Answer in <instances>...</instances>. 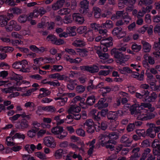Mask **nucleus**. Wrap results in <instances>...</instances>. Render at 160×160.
Listing matches in <instances>:
<instances>
[{
  "label": "nucleus",
  "instance_id": "obj_1",
  "mask_svg": "<svg viewBox=\"0 0 160 160\" xmlns=\"http://www.w3.org/2000/svg\"><path fill=\"white\" fill-rule=\"evenodd\" d=\"M13 17L12 13H7L5 15H0V24L1 27L5 26L7 31L8 32L12 31L13 29L16 30L20 29V27L17 28V23L14 20H12L9 22H8Z\"/></svg>",
  "mask_w": 160,
  "mask_h": 160
},
{
  "label": "nucleus",
  "instance_id": "obj_2",
  "mask_svg": "<svg viewBox=\"0 0 160 160\" xmlns=\"http://www.w3.org/2000/svg\"><path fill=\"white\" fill-rule=\"evenodd\" d=\"M160 130L159 127H154L153 128H148L146 132L144 129H138L136 131L137 134L140 137H145L146 136L149 137L153 138L156 136V133H158Z\"/></svg>",
  "mask_w": 160,
  "mask_h": 160
},
{
  "label": "nucleus",
  "instance_id": "obj_3",
  "mask_svg": "<svg viewBox=\"0 0 160 160\" xmlns=\"http://www.w3.org/2000/svg\"><path fill=\"white\" fill-rule=\"evenodd\" d=\"M119 135V132L117 131H115L110 133L101 134L99 136V140L106 141L115 145L117 143L116 140L118 138Z\"/></svg>",
  "mask_w": 160,
  "mask_h": 160
},
{
  "label": "nucleus",
  "instance_id": "obj_4",
  "mask_svg": "<svg viewBox=\"0 0 160 160\" xmlns=\"http://www.w3.org/2000/svg\"><path fill=\"white\" fill-rule=\"evenodd\" d=\"M111 53L112 56L117 59V62L121 65H124L128 60V58L125 57L123 53L116 48L112 49Z\"/></svg>",
  "mask_w": 160,
  "mask_h": 160
},
{
  "label": "nucleus",
  "instance_id": "obj_5",
  "mask_svg": "<svg viewBox=\"0 0 160 160\" xmlns=\"http://www.w3.org/2000/svg\"><path fill=\"white\" fill-rule=\"evenodd\" d=\"M52 132L56 135V137L60 139H62L66 137L67 133L63 129L62 126L57 125L53 127L51 130Z\"/></svg>",
  "mask_w": 160,
  "mask_h": 160
},
{
  "label": "nucleus",
  "instance_id": "obj_6",
  "mask_svg": "<svg viewBox=\"0 0 160 160\" xmlns=\"http://www.w3.org/2000/svg\"><path fill=\"white\" fill-rule=\"evenodd\" d=\"M137 119L141 121H146L154 118L155 115L152 112L149 113L146 109L141 110L138 115Z\"/></svg>",
  "mask_w": 160,
  "mask_h": 160
},
{
  "label": "nucleus",
  "instance_id": "obj_7",
  "mask_svg": "<svg viewBox=\"0 0 160 160\" xmlns=\"http://www.w3.org/2000/svg\"><path fill=\"white\" fill-rule=\"evenodd\" d=\"M126 111L123 110H119L117 111H110L108 113L107 118L111 122L115 121L118 116H121L124 115Z\"/></svg>",
  "mask_w": 160,
  "mask_h": 160
},
{
  "label": "nucleus",
  "instance_id": "obj_8",
  "mask_svg": "<svg viewBox=\"0 0 160 160\" xmlns=\"http://www.w3.org/2000/svg\"><path fill=\"white\" fill-rule=\"evenodd\" d=\"M23 77L21 75L17 74L13 72L11 73V79L12 80H14L16 81V84L18 86H20L22 83L25 84H29L30 83L29 82L26 80H23L22 82L20 81L22 80Z\"/></svg>",
  "mask_w": 160,
  "mask_h": 160
},
{
  "label": "nucleus",
  "instance_id": "obj_9",
  "mask_svg": "<svg viewBox=\"0 0 160 160\" xmlns=\"http://www.w3.org/2000/svg\"><path fill=\"white\" fill-rule=\"evenodd\" d=\"M109 112L107 108L102 109L100 112L95 111L92 115V118L96 121H99L101 120V116L102 117H105Z\"/></svg>",
  "mask_w": 160,
  "mask_h": 160
},
{
  "label": "nucleus",
  "instance_id": "obj_10",
  "mask_svg": "<svg viewBox=\"0 0 160 160\" xmlns=\"http://www.w3.org/2000/svg\"><path fill=\"white\" fill-rule=\"evenodd\" d=\"M48 41H51L52 43L56 45H60L64 43V41L61 39H57V37L53 34L49 35L46 38Z\"/></svg>",
  "mask_w": 160,
  "mask_h": 160
},
{
  "label": "nucleus",
  "instance_id": "obj_11",
  "mask_svg": "<svg viewBox=\"0 0 160 160\" xmlns=\"http://www.w3.org/2000/svg\"><path fill=\"white\" fill-rule=\"evenodd\" d=\"M93 122L92 119L87 120L84 124V126L86 128L88 133H92L95 131V127L93 125Z\"/></svg>",
  "mask_w": 160,
  "mask_h": 160
},
{
  "label": "nucleus",
  "instance_id": "obj_12",
  "mask_svg": "<svg viewBox=\"0 0 160 160\" xmlns=\"http://www.w3.org/2000/svg\"><path fill=\"white\" fill-rule=\"evenodd\" d=\"M151 151V149L149 148L145 149L139 160H145L147 157H148V158L146 160H154L155 159V157L150 153Z\"/></svg>",
  "mask_w": 160,
  "mask_h": 160
},
{
  "label": "nucleus",
  "instance_id": "obj_13",
  "mask_svg": "<svg viewBox=\"0 0 160 160\" xmlns=\"http://www.w3.org/2000/svg\"><path fill=\"white\" fill-rule=\"evenodd\" d=\"M152 147L153 148V153L154 155H160V143L158 139L154 140L152 142H151Z\"/></svg>",
  "mask_w": 160,
  "mask_h": 160
},
{
  "label": "nucleus",
  "instance_id": "obj_14",
  "mask_svg": "<svg viewBox=\"0 0 160 160\" xmlns=\"http://www.w3.org/2000/svg\"><path fill=\"white\" fill-rule=\"evenodd\" d=\"M81 69L82 70L88 71L91 73L98 72L99 70L98 67L96 65L93 66H83L81 67Z\"/></svg>",
  "mask_w": 160,
  "mask_h": 160
},
{
  "label": "nucleus",
  "instance_id": "obj_15",
  "mask_svg": "<svg viewBox=\"0 0 160 160\" xmlns=\"http://www.w3.org/2000/svg\"><path fill=\"white\" fill-rule=\"evenodd\" d=\"M108 38L110 40V42H103L104 40H101V45L99 48L100 49H102V51L104 52L108 51V48L112 46L113 45V42H112L113 39L112 38L109 37Z\"/></svg>",
  "mask_w": 160,
  "mask_h": 160
},
{
  "label": "nucleus",
  "instance_id": "obj_16",
  "mask_svg": "<svg viewBox=\"0 0 160 160\" xmlns=\"http://www.w3.org/2000/svg\"><path fill=\"white\" fill-rule=\"evenodd\" d=\"M89 2L87 0H83L81 2L80 12L83 14H86L88 12Z\"/></svg>",
  "mask_w": 160,
  "mask_h": 160
},
{
  "label": "nucleus",
  "instance_id": "obj_17",
  "mask_svg": "<svg viewBox=\"0 0 160 160\" xmlns=\"http://www.w3.org/2000/svg\"><path fill=\"white\" fill-rule=\"evenodd\" d=\"M44 141V144L47 147L54 148L56 146V142L54 138L52 136L46 137Z\"/></svg>",
  "mask_w": 160,
  "mask_h": 160
},
{
  "label": "nucleus",
  "instance_id": "obj_18",
  "mask_svg": "<svg viewBox=\"0 0 160 160\" xmlns=\"http://www.w3.org/2000/svg\"><path fill=\"white\" fill-rule=\"evenodd\" d=\"M29 126L28 121L25 119H22L15 125L16 128L19 130H24Z\"/></svg>",
  "mask_w": 160,
  "mask_h": 160
},
{
  "label": "nucleus",
  "instance_id": "obj_19",
  "mask_svg": "<svg viewBox=\"0 0 160 160\" xmlns=\"http://www.w3.org/2000/svg\"><path fill=\"white\" fill-rule=\"evenodd\" d=\"M132 115H138L141 110H142V107L138 104H134L132 105L129 109Z\"/></svg>",
  "mask_w": 160,
  "mask_h": 160
},
{
  "label": "nucleus",
  "instance_id": "obj_20",
  "mask_svg": "<svg viewBox=\"0 0 160 160\" xmlns=\"http://www.w3.org/2000/svg\"><path fill=\"white\" fill-rule=\"evenodd\" d=\"M74 20L76 23L79 24H82L84 21V18L82 15L78 13H75L72 15Z\"/></svg>",
  "mask_w": 160,
  "mask_h": 160
},
{
  "label": "nucleus",
  "instance_id": "obj_21",
  "mask_svg": "<svg viewBox=\"0 0 160 160\" xmlns=\"http://www.w3.org/2000/svg\"><path fill=\"white\" fill-rule=\"evenodd\" d=\"M148 95L145 97V98L143 99L144 102H154L156 98L158 97V95L154 92H152L150 96Z\"/></svg>",
  "mask_w": 160,
  "mask_h": 160
},
{
  "label": "nucleus",
  "instance_id": "obj_22",
  "mask_svg": "<svg viewBox=\"0 0 160 160\" xmlns=\"http://www.w3.org/2000/svg\"><path fill=\"white\" fill-rule=\"evenodd\" d=\"M73 100L75 102H79L78 103L79 106L82 108L84 109L86 108V102H85V99L84 98L81 97L79 96H76L74 98Z\"/></svg>",
  "mask_w": 160,
  "mask_h": 160
},
{
  "label": "nucleus",
  "instance_id": "obj_23",
  "mask_svg": "<svg viewBox=\"0 0 160 160\" xmlns=\"http://www.w3.org/2000/svg\"><path fill=\"white\" fill-rule=\"evenodd\" d=\"M132 140L128 138V135H123L121 139L120 142L123 144L125 147H129L130 145Z\"/></svg>",
  "mask_w": 160,
  "mask_h": 160
},
{
  "label": "nucleus",
  "instance_id": "obj_24",
  "mask_svg": "<svg viewBox=\"0 0 160 160\" xmlns=\"http://www.w3.org/2000/svg\"><path fill=\"white\" fill-rule=\"evenodd\" d=\"M81 107L78 106L77 105L75 104L72 105L68 110V112L69 114H71L73 113H78L81 111Z\"/></svg>",
  "mask_w": 160,
  "mask_h": 160
},
{
  "label": "nucleus",
  "instance_id": "obj_25",
  "mask_svg": "<svg viewBox=\"0 0 160 160\" xmlns=\"http://www.w3.org/2000/svg\"><path fill=\"white\" fill-rule=\"evenodd\" d=\"M96 101L95 97L93 95H91L88 96L86 101V108L89 106H91L94 104Z\"/></svg>",
  "mask_w": 160,
  "mask_h": 160
},
{
  "label": "nucleus",
  "instance_id": "obj_26",
  "mask_svg": "<svg viewBox=\"0 0 160 160\" xmlns=\"http://www.w3.org/2000/svg\"><path fill=\"white\" fill-rule=\"evenodd\" d=\"M19 67H20V71L23 72H26V66H28V61L25 59H23L22 61H19Z\"/></svg>",
  "mask_w": 160,
  "mask_h": 160
},
{
  "label": "nucleus",
  "instance_id": "obj_27",
  "mask_svg": "<svg viewBox=\"0 0 160 160\" xmlns=\"http://www.w3.org/2000/svg\"><path fill=\"white\" fill-rule=\"evenodd\" d=\"M100 140V144L102 146L105 147L107 149H109L112 151L114 150L115 147L114 145L110 144H109L111 143V142H108L104 140Z\"/></svg>",
  "mask_w": 160,
  "mask_h": 160
},
{
  "label": "nucleus",
  "instance_id": "obj_28",
  "mask_svg": "<svg viewBox=\"0 0 160 160\" xmlns=\"http://www.w3.org/2000/svg\"><path fill=\"white\" fill-rule=\"evenodd\" d=\"M106 98H104L100 99L98 102V108L99 109H102L107 107L108 106V104L106 102Z\"/></svg>",
  "mask_w": 160,
  "mask_h": 160
},
{
  "label": "nucleus",
  "instance_id": "obj_29",
  "mask_svg": "<svg viewBox=\"0 0 160 160\" xmlns=\"http://www.w3.org/2000/svg\"><path fill=\"white\" fill-rule=\"evenodd\" d=\"M122 30V27H117L114 28L112 31V34L114 36H117L118 38H121L123 37L121 34Z\"/></svg>",
  "mask_w": 160,
  "mask_h": 160
},
{
  "label": "nucleus",
  "instance_id": "obj_30",
  "mask_svg": "<svg viewBox=\"0 0 160 160\" xmlns=\"http://www.w3.org/2000/svg\"><path fill=\"white\" fill-rule=\"evenodd\" d=\"M146 74L147 76V79L148 82L150 83L151 85L154 86L156 82L155 78L153 76L150 72H146Z\"/></svg>",
  "mask_w": 160,
  "mask_h": 160
},
{
  "label": "nucleus",
  "instance_id": "obj_31",
  "mask_svg": "<svg viewBox=\"0 0 160 160\" xmlns=\"http://www.w3.org/2000/svg\"><path fill=\"white\" fill-rule=\"evenodd\" d=\"M65 1L64 0H60L57 1L54 4L52 5V8L54 10H57L62 7Z\"/></svg>",
  "mask_w": 160,
  "mask_h": 160
},
{
  "label": "nucleus",
  "instance_id": "obj_32",
  "mask_svg": "<svg viewBox=\"0 0 160 160\" xmlns=\"http://www.w3.org/2000/svg\"><path fill=\"white\" fill-rule=\"evenodd\" d=\"M67 94L68 93H62L59 101H58L57 104L58 105L61 106H63L67 102L68 100V98L66 96V94Z\"/></svg>",
  "mask_w": 160,
  "mask_h": 160
},
{
  "label": "nucleus",
  "instance_id": "obj_33",
  "mask_svg": "<svg viewBox=\"0 0 160 160\" xmlns=\"http://www.w3.org/2000/svg\"><path fill=\"white\" fill-rule=\"evenodd\" d=\"M72 45L76 47H83L86 45V43L83 40L78 39L72 43Z\"/></svg>",
  "mask_w": 160,
  "mask_h": 160
},
{
  "label": "nucleus",
  "instance_id": "obj_34",
  "mask_svg": "<svg viewBox=\"0 0 160 160\" xmlns=\"http://www.w3.org/2000/svg\"><path fill=\"white\" fill-rule=\"evenodd\" d=\"M141 93H142V94L137 92L136 93L135 96L137 98L140 99H142L143 101V99L144 98H145L146 96L149 94L150 92L147 90H144L142 91Z\"/></svg>",
  "mask_w": 160,
  "mask_h": 160
},
{
  "label": "nucleus",
  "instance_id": "obj_35",
  "mask_svg": "<svg viewBox=\"0 0 160 160\" xmlns=\"http://www.w3.org/2000/svg\"><path fill=\"white\" fill-rule=\"evenodd\" d=\"M98 123V127L100 129L102 130H105L108 127V123L105 121H97Z\"/></svg>",
  "mask_w": 160,
  "mask_h": 160
},
{
  "label": "nucleus",
  "instance_id": "obj_36",
  "mask_svg": "<svg viewBox=\"0 0 160 160\" xmlns=\"http://www.w3.org/2000/svg\"><path fill=\"white\" fill-rule=\"evenodd\" d=\"M66 59L67 61L71 63H76L78 64L80 63L82 59L80 58H77L75 59H73L70 58L69 55H68L67 57L66 58Z\"/></svg>",
  "mask_w": 160,
  "mask_h": 160
},
{
  "label": "nucleus",
  "instance_id": "obj_37",
  "mask_svg": "<svg viewBox=\"0 0 160 160\" xmlns=\"http://www.w3.org/2000/svg\"><path fill=\"white\" fill-rule=\"evenodd\" d=\"M36 146L33 144H31L30 145L29 144L26 145L24 147V149L26 151H27L29 153H30L34 151L36 149Z\"/></svg>",
  "mask_w": 160,
  "mask_h": 160
},
{
  "label": "nucleus",
  "instance_id": "obj_38",
  "mask_svg": "<svg viewBox=\"0 0 160 160\" xmlns=\"http://www.w3.org/2000/svg\"><path fill=\"white\" fill-rule=\"evenodd\" d=\"M39 130V128H32L28 132V136L31 138H33L34 137Z\"/></svg>",
  "mask_w": 160,
  "mask_h": 160
},
{
  "label": "nucleus",
  "instance_id": "obj_39",
  "mask_svg": "<svg viewBox=\"0 0 160 160\" xmlns=\"http://www.w3.org/2000/svg\"><path fill=\"white\" fill-rule=\"evenodd\" d=\"M142 43L143 44V49L144 52H149L151 48V46L150 44L146 42Z\"/></svg>",
  "mask_w": 160,
  "mask_h": 160
},
{
  "label": "nucleus",
  "instance_id": "obj_40",
  "mask_svg": "<svg viewBox=\"0 0 160 160\" xmlns=\"http://www.w3.org/2000/svg\"><path fill=\"white\" fill-rule=\"evenodd\" d=\"M102 49L98 50L97 51V53L101 59H105L107 58L108 57V54L102 52Z\"/></svg>",
  "mask_w": 160,
  "mask_h": 160
},
{
  "label": "nucleus",
  "instance_id": "obj_41",
  "mask_svg": "<svg viewBox=\"0 0 160 160\" xmlns=\"http://www.w3.org/2000/svg\"><path fill=\"white\" fill-rule=\"evenodd\" d=\"M142 48V46L136 43H134L132 44L131 48L134 52H138L140 51Z\"/></svg>",
  "mask_w": 160,
  "mask_h": 160
},
{
  "label": "nucleus",
  "instance_id": "obj_42",
  "mask_svg": "<svg viewBox=\"0 0 160 160\" xmlns=\"http://www.w3.org/2000/svg\"><path fill=\"white\" fill-rule=\"evenodd\" d=\"M77 83L75 81L70 80L67 84V87L68 89L72 90L74 89Z\"/></svg>",
  "mask_w": 160,
  "mask_h": 160
},
{
  "label": "nucleus",
  "instance_id": "obj_43",
  "mask_svg": "<svg viewBox=\"0 0 160 160\" xmlns=\"http://www.w3.org/2000/svg\"><path fill=\"white\" fill-rule=\"evenodd\" d=\"M9 13L19 14L22 12V10L18 8H10L8 10Z\"/></svg>",
  "mask_w": 160,
  "mask_h": 160
},
{
  "label": "nucleus",
  "instance_id": "obj_44",
  "mask_svg": "<svg viewBox=\"0 0 160 160\" xmlns=\"http://www.w3.org/2000/svg\"><path fill=\"white\" fill-rule=\"evenodd\" d=\"M113 24L112 22L111 21H107L105 23H103L102 25V27L103 28L109 29L112 27Z\"/></svg>",
  "mask_w": 160,
  "mask_h": 160
},
{
  "label": "nucleus",
  "instance_id": "obj_45",
  "mask_svg": "<svg viewBox=\"0 0 160 160\" xmlns=\"http://www.w3.org/2000/svg\"><path fill=\"white\" fill-rule=\"evenodd\" d=\"M64 153V152L62 149H59L56 151L54 156L56 159H60Z\"/></svg>",
  "mask_w": 160,
  "mask_h": 160
},
{
  "label": "nucleus",
  "instance_id": "obj_46",
  "mask_svg": "<svg viewBox=\"0 0 160 160\" xmlns=\"http://www.w3.org/2000/svg\"><path fill=\"white\" fill-rule=\"evenodd\" d=\"M93 12L95 18H99L101 15V10L98 7H94Z\"/></svg>",
  "mask_w": 160,
  "mask_h": 160
},
{
  "label": "nucleus",
  "instance_id": "obj_47",
  "mask_svg": "<svg viewBox=\"0 0 160 160\" xmlns=\"http://www.w3.org/2000/svg\"><path fill=\"white\" fill-rule=\"evenodd\" d=\"M25 138V136L23 134H22L20 132L16 133L15 135L12 136L11 139L12 140H13L14 139L18 138L19 139H22L24 140Z\"/></svg>",
  "mask_w": 160,
  "mask_h": 160
},
{
  "label": "nucleus",
  "instance_id": "obj_48",
  "mask_svg": "<svg viewBox=\"0 0 160 160\" xmlns=\"http://www.w3.org/2000/svg\"><path fill=\"white\" fill-rule=\"evenodd\" d=\"M120 72L122 74H125L126 73H131L133 71L130 68L127 67H123L120 70Z\"/></svg>",
  "mask_w": 160,
  "mask_h": 160
},
{
  "label": "nucleus",
  "instance_id": "obj_49",
  "mask_svg": "<svg viewBox=\"0 0 160 160\" xmlns=\"http://www.w3.org/2000/svg\"><path fill=\"white\" fill-rule=\"evenodd\" d=\"M70 10L68 8H62L58 11V14L62 16L67 15L69 13Z\"/></svg>",
  "mask_w": 160,
  "mask_h": 160
},
{
  "label": "nucleus",
  "instance_id": "obj_50",
  "mask_svg": "<svg viewBox=\"0 0 160 160\" xmlns=\"http://www.w3.org/2000/svg\"><path fill=\"white\" fill-rule=\"evenodd\" d=\"M16 90V88L13 86H12L4 88L3 90V92L6 93H11L13 91Z\"/></svg>",
  "mask_w": 160,
  "mask_h": 160
},
{
  "label": "nucleus",
  "instance_id": "obj_51",
  "mask_svg": "<svg viewBox=\"0 0 160 160\" xmlns=\"http://www.w3.org/2000/svg\"><path fill=\"white\" fill-rule=\"evenodd\" d=\"M18 21L21 23H24L27 20V16L25 14L21 15L18 18Z\"/></svg>",
  "mask_w": 160,
  "mask_h": 160
},
{
  "label": "nucleus",
  "instance_id": "obj_52",
  "mask_svg": "<svg viewBox=\"0 0 160 160\" xmlns=\"http://www.w3.org/2000/svg\"><path fill=\"white\" fill-rule=\"evenodd\" d=\"M45 80H43L42 82L44 83L48 84L50 86H52L54 87H58L60 86V83L57 81V82H54L53 81H48L47 82H44Z\"/></svg>",
  "mask_w": 160,
  "mask_h": 160
},
{
  "label": "nucleus",
  "instance_id": "obj_53",
  "mask_svg": "<svg viewBox=\"0 0 160 160\" xmlns=\"http://www.w3.org/2000/svg\"><path fill=\"white\" fill-rule=\"evenodd\" d=\"M135 125L133 123H129L127 126L126 130L128 132L133 131L136 129Z\"/></svg>",
  "mask_w": 160,
  "mask_h": 160
},
{
  "label": "nucleus",
  "instance_id": "obj_54",
  "mask_svg": "<svg viewBox=\"0 0 160 160\" xmlns=\"http://www.w3.org/2000/svg\"><path fill=\"white\" fill-rule=\"evenodd\" d=\"M63 68V67L61 65H54L53 66V69L51 71L53 72H60L61 71Z\"/></svg>",
  "mask_w": 160,
  "mask_h": 160
},
{
  "label": "nucleus",
  "instance_id": "obj_55",
  "mask_svg": "<svg viewBox=\"0 0 160 160\" xmlns=\"http://www.w3.org/2000/svg\"><path fill=\"white\" fill-rule=\"evenodd\" d=\"M24 107L27 108L34 109L35 107V105L33 102L29 101L25 104Z\"/></svg>",
  "mask_w": 160,
  "mask_h": 160
},
{
  "label": "nucleus",
  "instance_id": "obj_56",
  "mask_svg": "<svg viewBox=\"0 0 160 160\" xmlns=\"http://www.w3.org/2000/svg\"><path fill=\"white\" fill-rule=\"evenodd\" d=\"M85 89L84 86L82 85L77 86L76 88L77 92L79 93H82L84 91Z\"/></svg>",
  "mask_w": 160,
  "mask_h": 160
},
{
  "label": "nucleus",
  "instance_id": "obj_57",
  "mask_svg": "<svg viewBox=\"0 0 160 160\" xmlns=\"http://www.w3.org/2000/svg\"><path fill=\"white\" fill-rule=\"evenodd\" d=\"M153 48L156 51L160 50V38H159V41L154 42Z\"/></svg>",
  "mask_w": 160,
  "mask_h": 160
},
{
  "label": "nucleus",
  "instance_id": "obj_58",
  "mask_svg": "<svg viewBox=\"0 0 160 160\" xmlns=\"http://www.w3.org/2000/svg\"><path fill=\"white\" fill-rule=\"evenodd\" d=\"M35 155L40 159L45 160L46 159V156L43 153L40 152H38L35 153Z\"/></svg>",
  "mask_w": 160,
  "mask_h": 160
},
{
  "label": "nucleus",
  "instance_id": "obj_59",
  "mask_svg": "<svg viewBox=\"0 0 160 160\" xmlns=\"http://www.w3.org/2000/svg\"><path fill=\"white\" fill-rule=\"evenodd\" d=\"M13 50V48L9 46L4 47L2 49V50L5 53L12 52Z\"/></svg>",
  "mask_w": 160,
  "mask_h": 160
},
{
  "label": "nucleus",
  "instance_id": "obj_60",
  "mask_svg": "<svg viewBox=\"0 0 160 160\" xmlns=\"http://www.w3.org/2000/svg\"><path fill=\"white\" fill-rule=\"evenodd\" d=\"M72 117L71 114H69V115L67 116V118L65 121V122L69 124L72 123L73 121Z\"/></svg>",
  "mask_w": 160,
  "mask_h": 160
},
{
  "label": "nucleus",
  "instance_id": "obj_61",
  "mask_svg": "<svg viewBox=\"0 0 160 160\" xmlns=\"http://www.w3.org/2000/svg\"><path fill=\"white\" fill-rule=\"evenodd\" d=\"M39 14V12L37 11H34L32 15H30L28 16H27V20H30L32 18V16L37 17Z\"/></svg>",
  "mask_w": 160,
  "mask_h": 160
},
{
  "label": "nucleus",
  "instance_id": "obj_62",
  "mask_svg": "<svg viewBox=\"0 0 160 160\" xmlns=\"http://www.w3.org/2000/svg\"><path fill=\"white\" fill-rule=\"evenodd\" d=\"M151 145V142L150 140L147 139L143 141L141 143V145L142 147H148Z\"/></svg>",
  "mask_w": 160,
  "mask_h": 160
},
{
  "label": "nucleus",
  "instance_id": "obj_63",
  "mask_svg": "<svg viewBox=\"0 0 160 160\" xmlns=\"http://www.w3.org/2000/svg\"><path fill=\"white\" fill-rule=\"evenodd\" d=\"M11 137H8L6 139V141L7 142V144L8 146H12L14 145V143L12 142L13 140H12Z\"/></svg>",
  "mask_w": 160,
  "mask_h": 160
},
{
  "label": "nucleus",
  "instance_id": "obj_64",
  "mask_svg": "<svg viewBox=\"0 0 160 160\" xmlns=\"http://www.w3.org/2000/svg\"><path fill=\"white\" fill-rule=\"evenodd\" d=\"M87 30V27L86 26H82L79 27L78 29V32L80 34L85 33Z\"/></svg>",
  "mask_w": 160,
  "mask_h": 160
}]
</instances>
